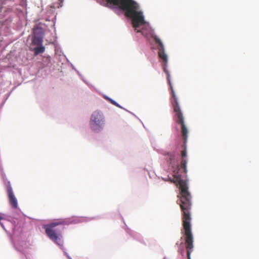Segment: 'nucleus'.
<instances>
[{"label":"nucleus","mask_w":259,"mask_h":259,"mask_svg":"<svg viewBox=\"0 0 259 259\" xmlns=\"http://www.w3.org/2000/svg\"><path fill=\"white\" fill-rule=\"evenodd\" d=\"M179 189L181 191L180 205L182 211L183 226L185 231V241L187 249V259H191V253L193 250V236L191 231L190 222L191 220L190 210L192 202L191 196L188 191V187L185 181H178Z\"/></svg>","instance_id":"obj_1"},{"label":"nucleus","mask_w":259,"mask_h":259,"mask_svg":"<svg viewBox=\"0 0 259 259\" xmlns=\"http://www.w3.org/2000/svg\"><path fill=\"white\" fill-rule=\"evenodd\" d=\"M110 8L116 7L124 12L125 16L132 20L135 31L143 33V29L138 28L146 24L143 12L138 4L134 0H106Z\"/></svg>","instance_id":"obj_2"},{"label":"nucleus","mask_w":259,"mask_h":259,"mask_svg":"<svg viewBox=\"0 0 259 259\" xmlns=\"http://www.w3.org/2000/svg\"><path fill=\"white\" fill-rule=\"evenodd\" d=\"M154 39L155 43L157 45V49L158 50V56L164 63L163 71L167 75V79L170 88L172 98L171 103L172 104L174 112L176 113V121L181 125L182 135L184 140V144H186L187 142V134L188 131L184 123V117L183 116L182 111L178 103V98L176 97V94L174 92L173 87L170 82L169 73L166 68L168 61L167 57L166 54L165 53L164 46L160 39L157 37H154Z\"/></svg>","instance_id":"obj_3"},{"label":"nucleus","mask_w":259,"mask_h":259,"mask_svg":"<svg viewBox=\"0 0 259 259\" xmlns=\"http://www.w3.org/2000/svg\"><path fill=\"white\" fill-rule=\"evenodd\" d=\"M65 221H58L44 226L46 233L48 237L59 246L63 245L61 230L56 227L66 224Z\"/></svg>","instance_id":"obj_4"},{"label":"nucleus","mask_w":259,"mask_h":259,"mask_svg":"<svg viewBox=\"0 0 259 259\" xmlns=\"http://www.w3.org/2000/svg\"><path fill=\"white\" fill-rule=\"evenodd\" d=\"M90 124L91 128L94 132H101L105 125V117L103 114L99 111H94L91 116Z\"/></svg>","instance_id":"obj_5"},{"label":"nucleus","mask_w":259,"mask_h":259,"mask_svg":"<svg viewBox=\"0 0 259 259\" xmlns=\"http://www.w3.org/2000/svg\"><path fill=\"white\" fill-rule=\"evenodd\" d=\"M7 192L10 204L13 208L16 209L18 207L17 200L14 194L12 188L10 185L7 187Z\"/></svg>","instance_id":"obj_6"},{"label":"nucleus","mask_w":259,"mask_h":259,"mask_svg":"<svg viewBox=\"0 0 259 259\" xmlns=\"http://www.w3.org/2000/svg\"><path fill=\"white\" fill-rule=\"evenodd\" d=\"M182 155V160L181 162V164L180 165L179 170H182L184 173L186 174L187 172V160L186 159V157L187 156V151L186 147L184 148V149L181 152Z\"/></svg>","instance_id":"obj_7"},{"label":"nucleus","mask_w":259,"mask_h":259,"mask_svg":"<svg viewBox=\"0 0 259 259\" xmlns=\"http://www.w3.org/2000/svg\"><path fill=\"white\" fill-rule=\"evenodd\" d=\"M43 37L42 36H36L34 35L32 40V44L36 46H41L42 45Z\"/></svg>","instance_id":"obj_8"},{"label":"nucleus","mask_w":259,"mask_h":259,"mask_svg":"<svg viewBox=\"0 0 259 259\" xmlns=\"http://www.w3.org/2000/svg\"><path fill=\"white\" fill-rule=\"evenodd\" d=\"M34 54L35 55H37L39 54L43 53L45 51V48L41 45V46H37L33 50Z\"/></svg>","instance_id":"obj_9"},{"label":"nucleus","mask_w":259,"mask_h":259,"mask_svg":"<svg viewBox=\"0 0 259 259\" xmlns=\"http://www.w3.org/2000/svg\"><path fill=\"white\" fill-rule=\"evenodd\" d=\"M165 156L166 159L169 163H171L174 161L175 158V155L174 154L167 153L166 154H165Z\"/></svg>","instance_id":"obj_10"},{"label":"nucleus","mask_w":259,"mask_h":259,"mask_svg":"<svg viewBox=\"0 0 259 259\" xmlns=\"http://www.w3.org/2000/svg\"><path fill=\"white\" fill-rule=\"evenodd\" d=\"M111 103H112L113 104H114V105H116V106H117V104L115 101H111Z\"/></svg>","instance_id":"obj_11"},{"label":"nucleus","mask_w":259,"mask_h":259,"mask_svg":"<svg viewBox=\"0 0 259 259\" xmlns=\"http://www.w3.org/2000/svg\"><path fill=\"white\" fill-rule=\"evenodd\" d=\"M69 259H71V258L69 257Z\"/></svg>","instance_id":"obj_12"}]
</instances>
